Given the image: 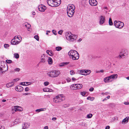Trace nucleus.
<instances>
[{
	"label": "nucleus",
	"instance_id": "37998d69",
	"mask_svg": "<svg viewBox=\"0 0 129 129\" xmlns=\"http://www.w3.org/2000/svg\"><path fill=\"white\" fill-rule=\"evenodd\" d=\"M19 79L18 78H16L15 79H13V81L12 82H13V83L15 81H17L19 80Z\"/></svg>",
	"mask_w": 129,
	"mask_h": 129
},
{
	"label": "nucleus",
	"instance_id": "4468645a",
	"mask_svg": "<svg viewBox=\"0 0 129 129\" xmlns=\"http://www.w3.org/2000/svg\"><path fill=\"white\" fill-rule=\"evenodd\" d=\"M15 89L17 91L21 92L23 90V88L21 86L18 85L15 87Z\"/></svg>",
	"mask_w": 129,
	"mask_h": 129
},
{
	"label": "nucleus",
	"instance_id": "473e14b6",
	"mask_svg": "<svg viewBox=\"0 0 129 129\" xmlns=\"http://www.w3.org/2000/svg\"><path fill=\"white\" fill-rule=\"evenodd\" d=\"M94 99V98H93V97L91 98L90 96L88 97L87 98V99L88 100H90L91 101L93 100Z\"/></svg>",
	"mask_w": 129,
	"mask_h": 129
},
{
	"label": "nucleus",
	"instance_id": "e2e57ef3",
	"mask_svg": "<svg viewBox=\"0 0 129 129\" xmlns=\"http://www.w3.org/2000/svg\"><path fill=\"white\" fill-rule=\"evenodd\" d=\"M48 127L47 126H45L44 128V129H48Z\"/></svg>",
	"mask_w": 129,
	"mask_h": 129
},
{
	"label": "nucleus",
	"instance_id": "f03ea898",
	"mask_svg": "<svg viewBox=\"0 0 129 129\" xmlns=\"http://www.w3.org/2000/svg\"><path fill=\"white\" fill-rule=\"evenodd\" d=\"M68 55L70 58L73 60H77L79 58V54L77 51L74 50H71L68 53Z\"/></svg>",
	"mask_w": 129,
	"mask_h": 129
},
{
	"label": "nucleus",
	"instance_id": "f3484780",
	"mask_svg": "<svg viewBox=\"0 0 129 129\" xmlns=\"http://www.w3.org/2000/svg\"><path fill=\"white\" fill-rule=\"evenodd\" d=\"M77 72L79 74L85 75V73L86 72L84 70H78L77 71Z\"/></svg>",
	"mask_w": 129,
	"mask_h": 129
},
{
	"label": "nucleus",
	"instance_id": "6e6552de",
	"mask_svg": "<svg viewBox=\"0 0 129 129\" xmlns=\"http://www.w3.org/2000/svg\"><path fill=\"white\" fill-rule=\"evenodd\" d=\"M62 94H60L56 96L53 99V101L54 102L57 103L58 102H60L63 100L62 98H63L64 97L62 96Z\"/></svg>",
	"mask_w": 129,
	"mask_h": 129
},
{
	"label": "nucleus",
	"instance_id": "de8ad7c7",
	"mask_svg": "<svg viewBox=\"0 0 129 129\" xmlns=\"http://www.w3.org/2000/svg\"><path fill=\"white\" fill-rule=\"evenodd\" d=\"M62 31H63L62 30H60L58 32V34H59L60 35H61L62 34Z\"/></svg>",
	"mask_w": 129,
	"mask_h": 129
},
{
	"label": "nucleus",
	"instance_id": "4be33fe9",
	"mask_svg": "<svg viewBox=\"0 0 129 129\" xmlns=\"http://www.w3.org/2000/svg\"><path fill=\"white\" fill-rule=\"evenodd\" d=\"M24 25L27 28L28 31H29V29L30 27V25L28 23H26L24 24Z\"/></svg>",
	"mask_w": 129,
	"mask_h": 129
},
{
	"label": "nucleus",
	"instance_id": "bf43d9fd",
	"mask_svg": "<svg viewBox=\"0 0 129 129\" xmlns=\"http://www.w3.org/2000/svg\"><path fill=\"white\" fill-rule=\"evenodd\" d=\"M82 40V39L81 38L79 39L78 40L77 42H80Z\"/></svg>",
	"mask_w": 129,
	"mask_h": 129
},
{
	"label": "nucleus",
	"instance_id": "20e7f679",
	"mask_svg": "<svg viewBox=\"0 0 129 129\" xmlns=\"http://www.w3.org/2000/svg\"><path fill=\"white\" fill-rule=\"evenodd\" d=\"M48 5L52 7L59 6L61 3V0H47Z\"/></svg>",
	"mask_w": 129,
	"mask_h": 129
},
{
	"label": "nucleus",
	"instance_id": "09e8293b",
	"mask_svg": "<svg viewBox=\"0 0 129 129\" xmlns=\"http://www.w3.org/2000/svg\"><path fill=\"white\" fill-rule=\"evenodd\" d=\"M20 70V69L19 68H16V69H15V71H16L19 72V71Z\"/></svg>",
	"mask_w": 129,
	"mask_h": 129
},
{
	"label": "nucleus",
	"instance_id": "13d9d810",
	"mask_svg": "<svg viewBox=\"0 0 129 129\" xmlns=\"http://www.w3.org/2000/svg\"><path fill=\"white\" fill-rule=\"evenodd\" d=\"M110 127L109 126H106V127L105 129H109L110 128Z\"/></svg>",
	"mask_w": 129,
	"mask_h": 129
},
{
	"label": "nucleus",
	"instance_id": "c85d7f7f",
	"mask_svg": "<svg viewBox=\"0 0 129 129\" xmlns=\"http://www.w3.org/2000/svg\"><path fill=\"white\" fill-rule=\"evenodd\" d=\"M85 71L86 72L85 73V75H86L89 74L91 72V71L90 70H86Z\"/></svg>",
	"mask_w": 129,
	"mask_h": 129
},
{
	"label": "nucleus",
	"instance_id": "aec40b11",
	"mask_svg": "<svg viewBox=\"0 0 129 129\" xmlns=\"http://www.w3.org/2000/svg\"><path fill=\"white\" fill-rule=\"evenodd\" d=\"M19 106H15L14 107H13L12 108V110L13 111L12 113H14L15 112L17 111V108H18Z\"/></svg>",
	"mask_w": 129,
	"mask_h": 129
},
{
	"label": "nucleus",
	"instance_id": "4c0bfd02",
	"mask_svg": "<svg viewBox=\"0 0 129 129\" xmlns=\"http://www.w3.org/2000/svg\"><path fill=\"white\" fill-rule=\"evenodd\" d=\"M6 62L8 63H11L12 62V61L10 60L7 59L6 60Z\"/></svg>",
	"mask_w": 129,
	"mask_h": 129
},
{
	"label": "nucleus",
	"instance_id": "774afa93",
	"mask_svg": "<svg viewBox=\"0 0 129 129\" xmlns=\"http://www.w3.org/2000/svg\"><path fill=\"white\" fill-rule=\"evenodd\" d=\"M126 79L127 80H129V76L126 77Z\"/></svg>",
	"mask_w": 129,
	"mask_h": 129
},
{
	"label": "nucleus",
	"instance_id": "6ab92c4d",
	"mask_svg": "<svg viewBox=\"0 0 129 129\" xmlns=\"http://www.w3.org/2000/svg\"><path fill=\"white\" fill-rule=\"evenodd\" d=\"M111 80L116 79L118 77V75L117 74H114L109 76Z\"/></svg>",
	"mask_w": 129,
	"mask_h": 129
},
{
	"label": "nucleus",
	"instance_id": "423d86ee",
	"mask_svg": "<svg viewBox=\"0 0 129 129\" xmlns=\"http://www.w3.org/2000/svg\"><path fill=\"white\" fill-rule=\"evenodd\" d=\"M60 74V72L57 70H52L47 73V75L49 77L52 78L57 77Z\"/></svg>",
	"mask_w": 129,
	"mask_h": 129
},
{
	"label": "nucleus",
	"instance_id": "bb28decb",
	"mask_svg": "<svg viewBox=\"0 0 129 129\" xmlns=\"http://www.w3.org/2000/svg\"><path fill=\"white\" fill-rule=\"evenodd\" d=\"M109 23L110 25H113V23L112 21V19L111 18H109Z\"/></svg>",
	"mask_w": 129,
	"mask_h": 129
},
{
	"label": "nucleus",
	"instance_id": "680f3d73",
	"mask_svg": "<svg viewBox=\"0 0 129 129\" xmlns=\"http://www.w3.org/2000/svg\"><path fill=\"white\" fill-rule=\"evenodd\" d=\"M36 112H40L41 111V110H39V109H37L36 110Z\"/></svg>",
	"mask_w": 129,
	"mask_h": 129
},
{
	"label": "nucleus",
	"instance_id": "ddd939ff",
	"mask_svg": "<svg viewBox=\"0 0 129 129\" xmlns=\"http://www.w3.org/2000/svg\"><path fill=\"white\" fill-rule=\"evenodd\" d=\"M105 21V17L104 16H101L100 17V20L99 23L100 24H103Z\"/></svg>",
	"mask_w": 129,
	"mask_h": 129
},
{
	"label": "nucleus",
	"instance_id": "5fc2aeb1",
	"mask_svg": "<svg viewBox=\"0 0 129 129\" xmlns=\"http://www.w3.org/2000/svg\"><path fill=\"white\" fill-rule=\"evenodd\" d=\"M72 79L73 81H75L77 80L74 77H73Z\"/></svg>",
	"mask_w": 129,
	"mask_h": 129
},
{
	"label": "nucleus",
	"instance_id": "0e129e2a",
	"mask_svg": "<svg viewBox=\"0 0 129 129\" xmlns=\"http://www.w3.org/2000/svg\"><path fill=\"white\" fill-rule=\"evenodd\" d=\"M29 94V93H24L23 94V95H26L27 94Z\"/></svg>",
	"mask_w": 129,
	"mask_h": 129
},
{
	"label": "nucleus",
	"instance_id": "dca6fc26",
	"mask_svg": "<svg viewBox=\"0 0 129 129\" xmlns=\"http://www.w3.org/2000/svg\"><path fill=\"white\" fill-rule=\"evenodd\" d=\"M129 119V117L127 116L123 120L122 122V123L123 124H125L127 123L128 122Z\"/></svg>",
	"mask_w": 129,
	"mask_h": 129
},
{
	"label": "nucleus",
	"instance_id": "052dcab7",
	"mask_svg": "<svg viewBox=\"0 0 129 129\" xmlns=\"http://www.w3.org/2000/svg\"><path fill=\"white\" fill-rule=\"evenodd\" d=\"M56 117H53L52 119V120H55L56 119Z\"/></svg>",
	"mask_w": 129,
	"mask_h": 129
},
{
	"label": "nucleus",
	"instance_id": "7ed1b4c3",
	"mask_svg": "<svg viewBox=\"0 0 129 129\" xmlns=\"http://www.w3.org/2000/svg\"><path fill=\"white\" fill-rule=\"evenodd\" d=\"M75 9V7L73 5H69L68 6L67 8V15L69 17H71L73 16Z\"/></svg>",
	"mask_w": 129,
	"mask_h": 129
},
{
	"label": "nucleus",
	"instance_id": "cd10ccee",
	"mask_svg": "<svg viewBox=\"0 0 129 129\" xmlns=\"http://www.w3.org/2000/svg\"><path fill=\"white\" fill-rule=\"evenodd\" d=\"M14 57L16 59L19 58V55L17 53H15L14 54Z\"/></svg>",
	"mask_w": 129,
	"mask_h": 129
},
{
	"label": "nucleus",
	"instance_id": "39448f33",
	"mask_svg": "<svg viewBox=\"0 0 129 129\" xmlns=\"http://www.w3.org/2000/svg\"><path fill=\"white\" fill-rule=\"evenodd\" d=\"M22 40L20 36H15L11 41V44L13 45H16L18 44Z\"/></svg>",
	"mask_w": 129,
	"mask_h": 129
},
{
	"label": "nucleus",
	"instance_id": "f257e3e1",
	"mask_svg": "<svg viewBox=\"0 0 129 129\" xmlns=\"http://www.w3.org/2000/svg\"><path fill=\"white\" fill-rule=\"evenodd\" d=\"M65 37L68 42H73L76 41L77 36L75 34H72L71 32L69 31L66 33Z\"/></svg>",
	"mask_w": 129,
	"mask_h": 129
},
{
	"label": "nucleus",
	"instance_id": "2f4dec72",
	"mask_svg": "<svg viewBox=\"0 0 129 129\" xmlns=\"http://www.w3.org/2000/svg\"><path fill=\"white\" fill-rule=\"evenodd\" d=\"M61 49L62 47L60 46L57 47L56 48V50L57 51H59L61 50Z\"/></svg>",
	"mask_w": 129,
	"mask_h": 129
},
{
	"label": "nucleus",
	"instance_id": "ea45409f",
	"mask_svg": "<svg viewBox=\"0 0 129 129\" xmlns=\"http://www.w3.org/2000/svg\"><path fill=\"white\" fill-rule=\"evenodd\" d=\"M4 46L5 48H7L9 46V45L8 44H4Z\"/></svg>",
	"mask_w": 129,
	"mask_h": 129
},
{
	"label": "nucleus",
	"instance_id": "393cba45",
	"mask_svg": "<svg viewBox=\"0 0 129 129\" xmlns=\"http://www.w3.org/2000/svg\"><path fill=\"white\" fill-rule=\"evenodd\" d=\"M29 83V82H21L20 84V85L23 86H27L30 84H28Z\"/></svg>",
	"mask_w": 129,
	"mask_h": 129
},
{
	"label": "nucleus",
	"instance_id": "b1692460",
	"mask_svg": "<svg viewBox=\"0 0 129 129\" xmlns=\"http://www.w3.org/2000/svg\"><path fill=\"white\" fill-rule=\"evenodd\" d=\"M48 62L49 64H52L53 61L51 58L49 57L48 58Z\"/></svg>",
	"mask_w": 129,
	"mask_h": 129
},
{
	"label": "nucleus",
	"instance_id": "5701e85b",
	"mask_svg": "<svg viewBox=\"0 0 129 129\" xmlns=\"http://www.w3.org/2000/svg\"><path fill=\"white\" fill-rule=\"evenodd\" d=\"M13 85L14 83H13V82L9 83L6 84V86L8 88H9L11 86H12Z\"/></svg>",
	"mask_w": 129,
	"mask_h": 129
},
{
	"label": "nucleus",
	"instance_id": "4d7b16f0",
	"mask_svg": "<svg viewBox=\"0 0 129 129\" xmlns=\"http://www.w3.org/2000/svg\"><path fill=\"white\" fill-rule=\"evenodd\" d=\"M124 104L126 105H129V102H125L124 103Z\"/></svg>",
	"mask_w": 129,
	"mask_h": 129
},
{
	"label": "nucleus",
	"instance_id": "e433bc0d",
	"mask_svg": "<svg viewBox=\"0 0 129 129\" xmlns=\"http://www.w3.org/2000/svg\"><path fill=\"white\" fill-rule=\"evenodd\" d=\"M92 116V115L91 114H88L87 115V117L88 118H91Z\"/></svg>",
	"mask_w": 129,
	"mask_h": 129
},
{
	"label": "nucleus",
	"instance_id": "9b49d317",
	"mask_svg": "<svg viewBox=\"0 0 129 129\" xmlns=\"http://www.w3.org/2000/svg\"><path fill=\"white\" fill-rule=\"evenodd\" d=\"M89 4L92 6H96L97 5L98 2L96 0H89Z\"/></svg>",
	"mask_w": 129,
	"mask_h": 129
},
{
	"label": "nucleus",
	"instance_id": "c9c22d12",
	"mask_svg": "<svg viewBox=\"0 0 129 129\" xmlns=\"http://www.w3.org/2000/svg\"><path fill=\"white\" fill-rule=\"evenodd\" d=\"M34 38L37 41H39V37L38 35H36L34 36Z\"/></svg>",
	"mask_w": 129,
	"mask_h": 129
},
{
	"label": "nucleus",
	"instance_id": "c03bdc74",
	"mask_svg": "<svg viewBox=\"0 0 129 129\" xmlns=\"http://www.w3.org/2000/svg\"><path fill=\"white\" fill-rule=\"evenodd\" d=\"M81 94L83 96H84L86 94V92H81Z\"/></svg>",
	"mask_w": 129,
	"mask_h": 129
},
{
	"label": "nucleus",
	"instance_id": "72a5a7b5",
	"mask_svg": "<svg viewBox=\"0 0 129 129\" xmlns=\"http://www.w3.org/2000/svg\"><path fill=\"white\" fill-rule=\"evenodd\" d=\"M64 66V62H63L60 63L59 64V66L60 67H62Z\"/></svg>",
	"mask_w": 129,
	"mask_h": 129
},
{
	"label": "nucleus",
	"instance_id": "a18cd8bd",
	"mask_svg": "<svg viewBox=\"0 0 129 129\" xmlns=\"http://www.w3.org/2000/svg\"><path fill=\"white\" fill-rule=\"evenodd\" d=\"M52 32L55 35H56L57 34V33H56V30H52Z\"/></svg>",
	"mask_w": 129,
	"mask_h": 129
},
{
	"label": "nucleus",
	"instance_id": "1a4fd4ad",
	"mask_svg": "<svg viewBox=\"0 0 129 129\" xmlns=\"http://www.w3.org/2000/svg\"><path fill=\"white\" fill-rule=\"evenodd\" d=\"M6 66H5L4 62L3 61L0 62V70L2 73H3L7 70Z\"/></svg>",
	"mask_w": 129,
	"mask_h": 129
},
{
	"label": "nucleus",
	"instance_id": "338daca9",
	"mask_svg": "<svg viewBox=\"0 0 129 129\" xmlns=\"http://www.w3.org/2000/svg\"><path fill=\"white\" fill-rule=\"evenodd\" d=\"M110 98V96L109 95L106 98L107 99H109Z\"/></svg>",
	"mask_w": 129,
	"mask_h": 129
},
{
	"label": "nucleus",
	"instance_id": "2eb2a0df",
	"mask_svg": "<svg viewBox=\"0 0 129 129\" xmlns=\"http://www.w3.org/2000/svg\"><path fill=\"white\" fill-rule=\"evenodd\" d=\"M104 81L105 83H108L111 82L112 80H111L110 76H109L104 78Z\"/></svg>",
	"mask_w": 129,
	"mask_h": 129
},
{
	"label": "nucleus",
	"instance_id": "f8f14e48",
	"mask_svg": "<svg viewBox=\"0 0 129 129\" xmlns=\"http://www.w3.org/2000/svg\"><path fill=\"white\" fill-rule=\"evenodd\" d=\"M39 10L41 12H44L46 9V7L43 5H39L38 7Z\"/></svg>",
	"mask_w": 129,
	"mask_h": 129
},
{
	"label": "nucleus",
	"instance_id": "6e6d98bb",
	"mask_svg": "<svg viewBox=\"0 0 129 129\" xmlns=\"http://www.w3.org/2000/svg\"><path fill=\"white\" fill-rule=\"evenodd\" d=\"M70 63L69 62H65V65H67L69 64Z\"/></svg>",
	"mask_w": 129,
	"mask_h": 129
},
{
	"label": "nucleus",
	"instance_id": "58836bf2",
	"mask_svg": "<svg viewBox=\"0 0 129 129\" xmlns=\"http://www.w3.org/2000/svg\"><path fill=\"white\" fill-rule=\"evenodd\" d=\"M17 111H21L22 110V109L21 107L19 106L18 108H17Z\"/></svg>",
	"mask_w": 129,
	"mask_h": 129
},
{
	"label": "nucleus",
	"instance_id": "a19ab883",
	"mask_svg": "<svg viewBox=\"0 0 129 129\" xmlns=\"http://www.w3.org/2000/svg\"><path fill=\"white\" fill-rule=\"evenodd\" d=\"M49 82L48 81L45 82L44 83V84L45 86H47L49 84Z\"/></svg>",
	"mask_w": 129,
	"mask_h": 129
},
{
	"label": "nucleus",
	"instance_id": "69168bd1",
	"mask_svg": "<svg viewBox=\"0 0 129 129\" xmlns=\"http://www.w3.org/2000/svg\"><path fill=\"white\" fill-rule=\"evenodd\" d=\"M32 12V14L33 15H35V12Z\"/></svg>",
	"mask_w": 129,
	"mask_h": 129
},
{
	"label": "nucleus",
	"instance_id": "864d4df0",
	"mask_svg": "<svg viewBox=\"0 0 129 129\" xmlns=\"http://www.w3.org/2000/svg\"><path fill=\"white\" fill-rule=\"evenodd\" d=\"M93 90L94 88H90L89 89V91H92Z\"/></svg>",
	"mask_w": 129,
	"mask_h": 129
},
{
	"label": "nucleus",
	"instance_id": "a878e982",
	"mask_svg": "<svg viewBox=\"0 0 129 129\" xmlns=\"http://www.w3.org/2000/svg\"><path fill=\"white\" fill-rule=\"evenodd\" d=\"M29 126V125L28 123H24V126H23V128H28Z\"/></svg>",
	"mask_w": 129,
	"mask_h": 129
},
{
	"label": "nucleus",
	"instance_id": "3c124183",
	"mask_svg": "<svg viewBox=\"0 0 129 129\" xmlns=\"http://www.w3.org/2000/svg\"><path fill=\"white\" fill-rule=\"evenodd\" d=\"M71 80V79L69 78H68L66 79V80L68 82H69Z\"/></svg>",
	"mask_w": 129,
	"mask_h": 129
},
{
	"label": "nucleus",
	"instance_id": "f704fd0d",
	"mask_svg": "<svg viewBox=\"0 0 129 129\" xmlns=\"http://www.w3.org/2000/svg\"><path fill=\"white\" fill-rule=\"evenodd\" d=\"M19 120L18 119H16L15 120L14 122V123L15 124H16L17 123H19Z\"/></svg>",
	"mask_w": 129,
	"mask_h": 129
},
{
	"label": "nucleus",
	"instance_id": "0eeeda50",
	"mask_svg": "<svg viewBox=\"0 0 129 129\" xmlns=\"http://www.w3.org/2000/svg\"><path fill=\"white\" fill-rule=\"evenodd\" d=\"M114 23L116 28L120 29L122 28L124 25L123 22L115 20L114 21Z\"/></svg>",
	"mask_w": 129,
	"mask_h": 129
},
{
	"label": "nucleus",
	"instance_id": "c756f323",
	"mask_svg": "<svg viewBox=\"0 0 129 129\" xmlns=\"http://www.w3.org/2000/svg\"><path fill=\"white\" fill-rule=\"evenodd\" d=\"M50 90H52L51 89H50L48 88H47L45 89H44L43 90V91H44L49 92L51 91Z\"/></svg>",
	"mask_w": 129,
	"mask_h": 129
},
{
	"label": "nucleus",
	"instance_id": "a211bd4d",
	"mask_svg": "<svg viewBox=\"0 0 129 129\" xmlns=\"http://www.w3.org/2000/svg\"><path fill=\"white\" fill-rule=\"evenodd\" d=\"M45 57L44 54L42 55L41 57V60L40 61V62H45L46 61Z\"/></svg>",
	"mask_w": 129,
	"mask_h": 129
},
{
	"label": "nucleus",
	"instance_id": "79ce46f5",
	"mask_svg": "<svg viewBox=\"0 0 129 129\" xmlns=\"http://www.w3.org/2000/svg\"><path fill=\"white\" fill-rule=\"evenodd\" d=\"M75 73V72H74V71L71 70L70 71V74L71 75H73Z\"/></svg>",
	"mask_w": 129,
	"mask_h": 129
},
{
	"label": "nucleus",
	"instance_id": "412c9836",
	"mask_svg": "<svg viewBox=\"0 0 129 129\" xmlns=\"http://www.w3.org/2000/svg\"><path fill=\"white\" fill-rule=\"evenodd\" d=\"M46 53L49 55L51 56H52L53 55V52L51 50H47Z\"/></svg>",
	"mask_w": 129,
	"mask_h": 129
},
{
	"label": "nucleus",
	"instance_id": "603ef678",
	"mask_svg": "<svg viewBox=\"0 0 129 129\" xmlns=\"http://www.w3.org/2000/svg\"><path fill=\"white\" fill-rule=\"evenodd\" d=\"M0 129H5V127L3 126L0 125Z\"/></svg>",
	"mask_w": 129,
	"mask_h": 129
},
{
	"label": "nucleus",
	"instance_id": "8fccbe9b",
	"mask_svg": "<svg viewBox=\"0 0 129 129\" xmlns=\"http://www.w3.org/2000/svg\"><path fill=\"white\" fill-rule=\"evenodd\" d=\"M39 110H41V111H44L46 110V109L45 108H41V109H39Z\"/></svg>",
	"mask_w": 129,
	"mask_h": 129
},
{
	"label": "nucleus",
	"instance_id": "9d476101",
	"mask_svg": "<svg viewBox=\"0 0 129 129\" xmlns=\"http://www.w3.org/2000/svg\"><path fill=\"white\" fill-rule=\"evenodd\" d=\"M83 87L81 84H75L72 85L70 86V88L72 89H79Z\"/></svg>",
	"mask_w": 129,
	"mask_h": 129
},
{
	"label": "nucleus",
	"instance_id": "49530a36",
	"mask_svg": "<svg viewBox=\"0 0 129 129\" xmlns=\"http://www.w3.org/2000/svg\"><path fill=\"white\" fill-rule=\"evenodd\" d=\"M29 89L28 87H26L25 88V90L26 91H28Z\"/></svg>",
	"mask_w": 129,
	"mask_h": 129
},
{
	"label": "nucleus",
	"instance_id": "7c9ffc66",
	"mask_svg": "<svg viewBox=\"0 0 129 129\" xmlns=\"http://www.w3.org/2000/svg\"><path fill=\"white\" fill-rule=\"evenodd\" d=\"M124 56V55L123 54H122L121 53L117 57L120 58H122L123 56Z\"/></svg>",
	"mask_w": 129,
	"mask_h": 129
}]
</instances>
